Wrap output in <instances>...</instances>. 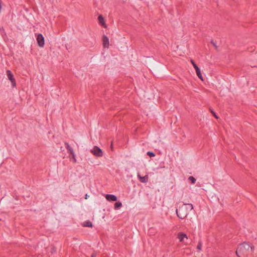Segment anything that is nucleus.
<instances>
[{
  "label": "nucleus",
  "mask_w": 257,
  "mask_h": 257,
  "mask_svg": "<svg viewBox=\"0 0 257 257\" xmlns=\"http://www.w3.org/2000/svg\"><path fill=\"white\" fill-rule=\"evenodd\" d=\"M105 198L108 201H116L117 200V197L115 195L111 194H106Z\"/></svg>",
  "instance_id": "obj_9"
},
{
  "label": "nucleus",
  "mask_w": 257,
  "mask_h": 257,
  "mask_svg": "<svg viewBox=\"0 0 257 257\" xmlns=\"http://www.w3.org/2000/svg\"><path fill=\"white\" fill-rule=\"evenodd\" d=\"M210 112L214 116V117L216 118H218V116L216 115V114L215 113V112L212 110H211L210 109Z\"/></svg>",
  "instance_id": "obj_18"
},
{
  "label": "nucleus",
  "mask_w": 257,
  "mask_h": 257,
  "mask_svg": "<svg viewBox=\"0 0 257 257\" xmlns=\"http://www.w3.org/2000/svg\"><path fill=\"white\" fill-rule=\"evenodd\" d=\"M251 249L252 248L249 244L243 243L238 246L236 254L238 257H246Z\"/></svg>",
  "instance_id": "obj_1"
},
{
  "label": "nucleus",
  "mask_w": 257,
  "mask_h": 257,
  "mask_svg": "<svg viewBox=\"0 0 257 257\" xmlns=\"http://www.w3.org/2000/svg\"><path fill=\"white\" fill-rule=\"evenodd\" d=\"M122 204L121 202H116L114 204V207L115 208H118L121 207Z\"/></svg>",
  "instance_id": "obj_15"
},
{
  "label": "nucleus",
  "mask_w": 257,
  "mask_h": 257,
  "mask_svg": "<svg viewBox=\"0 0 257 257\" xmlns=\"http://www.w3.org/2000/svg\"><path fill=\"white\" fill-rule=\"evenodd\" d=\"M89 197V196L88 195V194H86L85 195V199H87Z\"/></svg>",
  "instance_id": "obj_21"
},
{
  "label": "nucleus",
  "mask_w": 257,
  "mask_h": 257,
  "mask_svg": "<svg viewBox=\"0 0 257 257\" xmlns=\"http://www.w3.org/2000/svg\"><path fill=\"white\" fill-rule=\"evenodd\" d=\"M201 246H202V244L201 242H199L197 245V249L199 250H201Z\"/></svg>",
  "instance_id": "obj_19"
},
{
  "label": "nucleus",
  "mask_w": 257,
  "mask_h": 257,
  "mask_svg": "<svg viewBox=\"0 0 257 257\" xmlns=\"http://www.w3.org/2000/svg\"><path fill=\"white\" fill-rule=\"evenodd\" d=\"M193 208V207L191 204H183L179 208V210H176V213L179 218L183 219L186 217L188 214L189 211L192 210Z\"/></svg>",
  "instance_id": "obj_2"
},
{
  "label": "nucleus",
  "mask_w": 257,
  "mask_h": 257,
  "mask_svg": "<svg viewBox=\"0 0 257 257\" xmlns=\"http://www.w3.org/2000/svg\"><path fill=\"white\" fill-rule=\"evenodd\" d=\"M211 43L212 44V45H213L214 47H217V46H216V44H215L213 41H212V42H211Z\"/></svg>",
  "instance_id": "obj_20"
},
{
  "label": "nucleus",
  "mask_w": 257,
  "mask_h": 257,
  "mask_svg": "<svg viewBox=\"0 0 257 257\" xmlns=\"http://www.w3.org/2000/svg\"><path fill=\"white\" fill-rule=\"evenodd\" d=\"M66 148L68 150V152L71 154H74L73 151V149L67 144V146H66Z\"/></svg>",
  "instance_id": "obj_13"
},
{
  "label": "nucleus",
  "mask_w": 257,
  "mask_h": 257,
  "mask_svg": "<svg viewBox=\"0 0 257 257\" xmlns=\"http://www.w3.org/2000/svg\"><path fill=\"white\" fill-rule=\"evenodd\" d=\"M178 238L180 242L187 243L186 241L188 240V237L186 234L183 232H179L178 234Z\"/></svg>",
  "instance_id": "obj_5"
},
{
  "label": "nucleus",
  "mask_w": 257,
  "mask_h": 257,
  "mask_svg": "<svg viewBox=\"0 0 257 257\" xmlns=\"http://www.w3.org/2000/svg\"><path fill=\"white\" fill-rule=\"evenodd\" d=\"M138 177L140 179L141 182L143 183H146L148 181V177L146 175L144 177H141L140 174H138Z\"/></svg>",
  "instance_id": "obj_11"
},
{
  "label": "nucleus",
  "mask_w": 257,
  "mask_h": 257,
  "mask_svg": "<svg viewBox=\"0 0 257 257\" xmlns=\"http://www.w3.org/2000/svg\"><path fill=\"white\" fill-rule=\"evenodd\" d=\"M188 179L191 182V183L192 184L195 183L196 181V179L194 177H192V176L189 177Z\"/></svg>",
  "instance_id": "obj_14"
},
{
  "label": "nucleus",
  "mask_w": 257,
  "mask_h": 257,
  "mask_svg": "<svg viewBox=\"0 0 257 257\" xmlns=\"http://www.w3.org/2000/svg\"><path fill=\"white\" fill-rule=\"evenodd\" d=\"M83 225L85 227H92V223L89 220L84 221L83 223Z\"/></svg>",
  "instance_id": "obj_12"
},
{
  "label": "nucleus",
  "mask_w": 257,
  "mask_h": 257,
  "mask_svg": "<svg viewBox=\"0 0 257 257\" xmlns=\"http://www.w3.org/2000/svg\"><path fill=\"white\" fill-rule=\"evenodd\" d=\"M191 62L192 64L193 65L194 68H195V69L196 70V72L197 76L202 81H203V77L202 76V74H201V71H200V69L199 68V67L197 66V65L194 63V62L192 60H191Z\"/></svg>",
  "instance_id": "obj_6"
},
{
  "label": "nucleus",
  "mask_w": 257,
  "mask_h": 257,
  "mask_svg": "<svg viewBox=\"0 0 257 257\" xmlns=\"http://www.w3.org/2000/svg\"><path fill=\"white\" fill-rule=\"evenodd\" d=\"M147 155L149 156L150 157H153L155 156V154L151 152H148L147 153Z\"/></svg>",
  "instance_id": "obj_16"
},
{
  "label": "nucleus",
  "mask_w": 257,
  "mask_h": 257,
  "mask_svg": "<svg viewBox=\"0 0 257 257\" xmlns=\"http://www.w3.org/2000/svg\"><path fill=\"white\" fill-rule=\"evenodd\" d=\"M71 155H72V159H73V162L74 163H75L76 161V158H75V153L73 154H72Z\"/></svg>",
  "instance_id": "obj_17"
},
{
  "label": "nucleus",
  "mask_w": 257,
  "mask_h": 257,
  "mask_svg": "<svg viewBox=\"0 0 257 257\" xmlns=\"http://www.w3.org/2000/svg\"><path fill=\"white\" fill-rule=\"evenodd\" d=\"M7 75L9 79L11 81L13 86H16V81L12 72L10 70H7Z\"/></svg>",
  "instance_id": "obj_7"
},
{
  "label": "nucleus",
  "mask_w": 257,
  "mask_h": 257,
  "mask_svg": "<svg viewBox=\"0 0 257 257\" xmlns=\"http://www.w3.org/2000/svg\"><path fill=\"white\" fill-rule=\"evenodd\" d=\"M98 20L100 25L103 26L104 28L106 27V25L105 24L104 18L101 15L98 16Z\"/></svg>",
  "instance_id": "obj_10"
},
{
  "label": "nucleus",
  "mask_w": 257,
  "mask_h": 257,
  "mask_svg": "<svg viewBox=\"0 0 257 257\" xmlns=\"http://www.w3.org/2000/svg\"><path fill=\"white\" fill-rule=\"evenodd\" d=\"M36 39L38 46L40 47H43L45 44V40L43 35L41 34H37Z\"/></svg>",
  "instance_id": "obj_4"
},
{
  "label": "nucleus",
  "mask_w": 257,
  "mask_h": 257,
  "mask_svg": "<svg viewBox=\"0 0 257 257\" xmlns=\"http://www.w3.org/2000/svg\"><path fill=\"white\" fill-rule=\"evenodd\" d=\"M90 152L95 156L98 157H101L103 155V151L97 146L93 147V148L90 150Z\"/></svg>",
  "instance_id": "obj_3"
},
{
  "label": "nucleus",
  "mask_w": 257,
  "mask_h": 257,
  "mask_svg": "<svg viewBox=\"0 0 257 257\" xmlns=\"http://www.w3.org/2000/svg\"><path fill=\"white\" fill-rule=\"evenodd\" d=\"M103 46L104 48H108L109 47V39L108 37L104 35L102 37Z\"/></svg>",
  "instance_id": "obj_8"
}]
</instances>
